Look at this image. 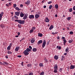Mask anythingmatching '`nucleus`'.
<instances>
[{
    "label": "nucleus",
    "instance_id": "nucleus-52",
    "mask_svg": "<svg viewBox=\"0 0 75 75\" xmlns=\"http://www.w3.org/2000/svg\"><path fill=\"white\" fill-rule=\"evenodd\" d=\"M73 9L74 10H75V6H74L73 8Z\"/></svg>",
    "mask_w": 75,
    "mask_h": 75
},
{
    "label": "nucleus",
    "instance_id": "nucleus-56",
    "mask_svg": "<svg viewBox=\"0 0 75 75\" xmlns=\"http://www.w3.org/2000/svg\"><path fill=\"white\" fill-rule=\"evenodd\" d=\"M65 38L64 37H62V39L63 40H64V39H65Z\"/></svg>",
    "mask_w": 75,
    "mask_h": 75
},
{
    "label": "nucleus",
    "instance_id": "nucleus-7",
    "mask_svg": "<svg viewBox=\"0 0 75 75\" xmlns=\"http://www.w3.org/2000/svg\"><path fill=\"white\" fill-rule=\"evenodd\" d=\"M4 13L3 12H1L0 14V20H1V18H2V16H3V15Z\"/></svg>",
    "mask_w": 75,
    "mask_h": 75
},
{
    "label": "nucleus",
    "instance_id": "nucleus-64",
    "mask_svg": "<svg viewBox=\"0 0 75 75\" xmlns=\"http://www.w3.org/2000/svg\"><path fill=\"white\" fill-rule=\"evenodd\" d=\"M0 64H1V65H3V63L0 62Z\"/></svg>",
    "mask_w": 75,
    "mask_h": 75
},
{
    "label": "nucleus",
    "instance_id": "nucleus-19",
    "mask_svg": "<svg viewBox=\"0 0 75 75\" xmlns=\"http://www.w3.org/2000/svg\"><path fill=\"white\" fill-rule=\"evenodd\" d=\"M53 28H54V26L53 25H51L49 28V30H52Z\"/></svg>",
    "mask_w": 75,
    "mask_h": 75
},
{
    "label": "nucleus",
    "instance_id": "nucleus-39",
    "mask_svg": "<svg viewBox=\"0 0 75 75\" xmlns=\"http://www.w3.org/2000/svg\"><path fill=\"white\" fill-rule=\"evenodd\" d=\"M51 3H52V1H50L48 2V4H51Z\"/></svg>",
    "mask_w": 75,
    "mask_h": 75
},
{
    "label": "nucleus",
    "instance_id": "nucleus-53",
    "mask_svg": "<svg viewBox=\"0 0 75 75\" xmlns=\"http://www.w3.org/2000/svg\"><path fill=\"white\" fill-rule=\"evenodd\" d=\"M49 44H50V42H47V45H49Z\"/></svg>",
    "mask_w": 75,
    "mask_h": 75
},
{
    "label": "nucleus",
    "instance_id": "nucleus-21",
    "mask_svg": "<svg viewBox=\"0 0 75 75\" xmlns=\"http://www.w3.org/2000/svg\"><path fill=\"white\" fill-rule=\"evenodd\" d=\"M54 7L56 8V9H57V8H58V5L57 4H56L55 5Z\"/></svg>",
    "mask_w": 75,
    "mask_h": 75
},
{
    "label": "nucleus",
    "instance_id": "nucleus-55",
    "mask_svg": "<svg viewBox=\"0 0 75 75\" xmlns=\"http://www.w3.org/2000/svg\"><path fill=\"white\" fill-rule=\"evenodd\" d=\"M9 6H11V3H9Z\"/></svg>",
    "mask_w": 75,
    "mask_h": 75
},
{
    "label": "nucleus",
    "instance_id": "nucleus-38",
    "mask_svg": "<svg viewBox=\"0 0 75 75\" xmlns=\"http://www.w3.org/2000/svg\"><path fill=\"white\" fill-rule=\"evenodd\" d=\"M33 75V72L30 73L29 74V75Z\"/></svg>",
    "mask_w": 75,
    "mask_h": 75
},
{
    "label": "nucleus",
    "instance_id": "nucleus-62",
    "mask_svg": "<svg viewBox=\"0 0 75 75\" xmlns=\"http://www.w3.org/2000/svg\"><path fill=\"white\" fill-rule=\"evenodd\" d=\"M9 46H11V47L12 46V44H11V43L10 44V45H9Z\"/></svg>",
    "mask_w": 75,
    "mask_h": 75
},
{
    "label": "nucleus",
    "instance_id": "nucleus-24",
    "mask_svg": "<svg viewBox=\"0 0 75 75\" xmlns=\"http://www.w3.org/2000/svg\"><path fill=\"white\" fill-rule=\"evenodd\" d=\"M10 49H11V46H9L7 48V50H10Z\"/></svg>",
    "mask_w": 75,
    "mask_h": 75
},
{
    "label": "nucleus",
    "instance_id": "nucleus-46",
    "mask_svg": "<svg viewBox=\"0 0 75 75\" xmlns=\"http://www.w3.org/2000/svg\"><path fill=\"white\" fill-rule=\"evenodd\" d=\"M70 34H73V32L72 31H71L70 32Z\"/></svg>",
    "mask_w": 75,
    "mask_h": 75
},
{
    "label": "nucleus",
    "instance_id": "nucleus-35",
    "mask_svg": "<svg viewBox=\"0 0 75 75\" xmlns=\"http://www.w3.org/2000/svg\"><path fill=\"white\" fill-rule=\"evenodd\" d=\"M33 31L34 30H33L32 29L31 30H30V33H33Z\"/></svg>",
    "mask_w": 75,
    "mask_h": 75
},
{
    "label": "nucleus",
    "instance_id": "nucleus-9",
    "mask_svg": "<svg viewBox=\"0 0 75 75\" xmlns=\"http://www.w3.org/2000/svg\"><path fill=\"white\" fill-rule=\"evenodd\" d=\"M35 18H38L39 17H40V15L38 14H36L35 15Z\"/></svg>",
    "mask_w": 75,
    "mask_h": 75
},
{
    "label": "nucleus",
    "instance_id": "nucleus-41",
    "mask_svg": "<svg viewBox=\"0 0 75 75\" xmlns=\"http://www.w3.org/2000/svg\"><path fill=\"white\" fill-rule=\"evenodd\" d=\"M17 6V5L16 4H14L13 5V7L15 8V7H16Z\"/></svg>",
    "mask_w": 75,
    "mask_h": 75
},
{
    "label": "nucleus",
    "instance_id": "nucleus-23",
    "mask_svg": "<svg viewBox=\"0 0 75 75\" xmlns=\"http://www.w3.org/2000/svg\"><path fill=\"white\" fill-rule=\"evenodd\" d=\"M7 54H12V52H11L10 51L8 50V51H7Z\"/></svg>",
    "mask_w": 75,
    "mask_h": 75
},
{
    "label": "nucleus",
    "instance_id": "nucleus-28",
    "mask_svg": "<svg viewBox=\"0 0 75 75\" xmlns=\"http://www.w3.org/2000/svg\"><path fill=\"white\" fill-rule=\"evenodd\" d=\"M69 50V48H68V47H67L65 50L66 52H67Z\"/></svg>",
    "mask_w": 75,
    "mask_h": 75
},
{
    "label": "nucleus",
    "instance_id": "nucleus-5",
    "mask_svg": "<svg viewBox=\"0 0 75 75\" xmlns=\"http://www.w3.org/2000/svg\"><path fill=\"white\" fill-rule=\"evenodd\" d=\"M29 18L30 19H32V18H34V16L33 15H30L29 16Z\"/></svg>",
    "mask_w": 75,
    "mask_h": 75
},
{
    "label": "nucleus",
    "instance_id": "nucleus-26",
    "mask_svg": "<svg viewBox=\"0 0 75 75\" xmlns=\"http://www.w3.org/2000/svg\"><path fill=\"white\" fill-rule=\"evenodd\" d=\"M63 41L64 45H65V44H66V42H67V41H66V40L64 39L63 40Z\"/></svg>",
    "mask_w": 75,
    "mask_h": 75
},
{
    "label": "nucleus",
    "instance_id": "nucleus-15",
    "mask_svg": "<svg viewBox=\"0 0 75 75\" xmlns=\"http://www.w3.org/2000/svg\"><path fill=\"white\" fill-rule=\"evenodd\" d=\"M42 42V40H40L38 41V45H39L40 44H41Z\"/></svg>",
    "mask_w": 75,
    "mask_h": 75
},
{
    "label": "nucleus",
    "instance_id": "nucleus-37",
    "mask_svg": "<svg viewBox=\"0 0 75 75\" xmlns=\"http://www.w3.org/2000/svg\"><path fill=\"white\" fill-rule=\"evenodd\" d=\"M69 11L70 12H72V8H70L69 10Z\"/></svg>",
    "mask_w": 75,
    "mask_h": 75
},
{
    "label": "nucleus",
    "instance_id": "nucleus-30",
    "mask_svg": "<svg viewBox=\"0 0 75 75\" xmlns=\"http://www.w3.org/2000/svg\"><path fill=\"white\" fill-rule=\"evenodd\" d=\"M71 17H69L67 18V20L69 21L71 20Z\"/></svg>",
    "mask_w": 75,
    "mask_h": 75
},
{
    "label": "nucleus",
    "instance_id": "nucleus-54",
    "mask_svg": "<svg viewBox=\"0 0 75 75\" xmlns=\"http://www.w3.org/2000/svg\"><path fill=\"white\" fill-rule=\"evenodd\" d=\"M45 62H47L48 61V60H47V59H45Z\"/></svg>",
    "mask_w": 75,
    "mask_h": 75
},
{
    "label": "nucleus",
    "instance_id": "nucleus-6",
    "mask_svg": "<svg viewBox=\"0 0 75 75\" xmlns=\"http://www.w3.org/2000/svg\"><path fill=\"white\" fill-rule=\"evenodd\" d=\"M19 49H20V47L17 46L16 47V48L15 50V51H16V52H18V51L19 50Z\"/></svg>",
    "mask_w": 75,
    "mask_h": 75
},
{
    "label": "nucleus",
    "instance_id": "nucleus-11",
    "mask_svg": "<svg viewBox=\"0 0 75 75\" xmlns=\"http://www.w3.org/2000/svg\"><path fill=\"white\" fill-rule=\"evenodd\" d=\"M54 69H58V65L55 64L54 67Z\"/></svg>",
    "mask_w": 75,
    "mask_h": 75
},
{
    "label": "nucleus",
    "instance_id": "nucleus-51",
    "mask_svg": "<svg viewBox=\"0 0 75 75\" xmlns=\"http://www.w3.org/2000/svg\"><path fill=\"white\" fill-rule=\"evenodd\" d=\"M62 69H61V68H60L59 70V71L60 72H61V71H62Z\"/></svg>",
    "mask_w": 75,
    "mask_h": 75
},
{
    "label": "nucleus",
    "instance_id": "nucleus-1",
    "mask_svg": "<svg viewBox=\"0 0 75 75\" xmlns=\"http://www.w3.org/2000/svg\"><path fill=\"white\" fill-rule=\"evenodd\" d=\"M16 21H17L18 23H20L21 24H24L25 23V21L24 20H15Z\"/></svg>",
    "mask_w": 75,
    "mask_h": 75
},
{
    "label": "nucleus",
    "instance_id": "nucleus-48",
    "mask_svg": "<svg viewBox=\"0 0 75 75\" xmlns=\"http://www.w3.org/2000/svg\"><path fill=\"white\" fill-rule=\"evenodd\" d=\"M18 27H19V28H21V25H18Z\"/></svg>",
    "mask_w": 75,
    "mask_h": 75
},
{
    "label": "nucleus",
    "instance_id": "nucleus-36",
    "mask_svg": "<svg viewBox=\"0 0 75 75\" xmlns=\"http://www.w3.org/2000/svg\"><path fill=\"white\" fill-rule=\"evenodd\" d=\"M31 64H28L27 65V67H31Z\"/></svg>",
    "mask_w": 75,
    "mask_h": 75
},
{
    "label": "nucleus",
    "instance_id": "nucleus-10",
    "mask_svg": "<svg viewBox=\"0 0 75 75\" xmlns=\"http://www.w3.org/2000/svg\"><path fill=\"white\" fill-rule=\"evenodd\" d=\"M35 38H32L31 40V43H34V42H35Z\"/></svg>",
    "mask_w": 75,
    "mask_h": 75
},
{
    "label": "nucleus",
    "instance_id": "nucleus-17",
    "mask_svg": "<svg viewBox=\"0 0 75 75\" xmlns=\"http://www.w3.org/2000/svg\"><path fill=\"white\" fill-rule=\"evenodd\" d=\"M30 1L29 0L28 1L26 2L25 3L26 4H27L28 5L30 4Z\"/></svg>",
    "mask_w": 75,
    "mask_h": 75
},
{
    "label": "nucleus",
    "instance_id": "nucleus-63",
    "mask_svg": "<svg viewBox=\"0 0 75 75\" xmlns=\"http://www.w3.org/2000/svg\"><path fill=\"white\" fill-rule=\"evenodd\" d=\"M57 39H59V36L57 37Z\"/></svg>",
    "mask_w": 75,
    "mask_h": 75
},
{
    "label": "nucleus",
    "instance_id": "nucleus-18",
    "mask_svg": "<svg viewBox=\"0 0 75 75\" xmlns=\"http://www.w3.org/2000/svg\"><path fill=\"white\" fill-rule=\"evenodd\" d=\"M58 57L57 55H55L54 57V59H56V60H57L58 59Z\"/></svg>",
    "mask_w": 75,
    "mask_h": 75
},
{
    "label": "nucleus",
    "instance_id": "nucleus-31",
    "mask_svg": "<svg viewBox=\"0 0 75 75\" xmlns=\"http://www.w3.org/2000/svg\"><path fill=\"white\" fill-rule=\"evenodd\" d=\"M72 41H73V40L71 39L69 40V43H71V42H72Z\"/></svg>",
    "mask_w": 75,
    "mask_h": 75
},
{
    "label": "nucleus",
    "instance_id": "nucleus-12",
    "mask_svg": "<svg viewBox=\"0 0 75 75\" xmlns=\"http://www.w3.org/2000/svg\"><path fill=\"white\" fill-rule=\"evenodd\" d=\"M25 50L27 51V52H31V49H30L29 48H27Z\"/></svg>",
    "mask_w": 75,
    "mask_h": 75
},
{
    "label": "nucleus",
    "instance_id": "nucleus-13",
    "mask_svg": "<svg viewBox=\"0 0 75 75\" xmlns=\"http://www.w3.org/2000/svg\"><path fill=\"white\" fill-rule=\"evenodd\" d=\"M15 14L17 16H19V15H20V13L18 12H15Z\"/></svg>",
    "mask_w": 75,
    "mask_h": 75
},
{
    "label": "nucleus",
    "instance_id": "nucleus-57",
    "mask_svg": "<svg viewBox=\"0 0 75 75\" xmlns=\"http://www.w3.org/2000/svg\"><path fill=\"white\" fill-rule=\"evenodd\" d=\"M21 65H22V66H23V62H22Z\"/></svg>",
    "mask_w": 75,
    "mask_h": 75
},
{
    "label": "nucleus",
    "instance_id": "nucleus-49",
    "mask_svg": "<svg viewBox=\"0 0 75 75\" xmlns=\"http://www.w3.org/2000/svg\"><path fill=\"white\" fill-rule=\"evenodd\" d=\"M5 58H7V59H8V56L6 55L5 56Z\"/></svg>",
    "mask_w": 75,
    "mask_h": 75
},
{
    "label": "nucleus",
    "instance_id": "nucleus-14",
    "mask_svg": "<svg viewBox=\"0 0 75 75\" xmlns=\"http://www.w3.org/2000/svg\"><path fill=\"white\" fill-rule=\"evenodd\" d=\"M28 18V17L27 16L25 15L24 17H23V20H26V19H27Z\"/></svg>",
    "mask_w": 75,
    "mask_h": 75
},
{
    "label": "nucleus",
    "instance_id": "nucleus-20",
    "mask_svg": "<svg viewBox=\"0 0 75 75\" xmlns=\"http://www.w3.org/2000/svg\"><path fill=\"white\" fill-rule=\"evenodd\" d=\"M39 66L40 67H44V65L42 64V63H40L39 64Z\"/></svg>",
    "mask_w": 75,
    "mask_h": 75
},
{
    "label": "nucleus",
    "instance_id": "nucleus-8",
    "mask_svg": "<svg viewBox=\"0 0 75 75\" xmlns=\"http://www.w3.org/2000/svg\"><path fill=\"white\" fill-rule=\"evenodd\" d=\"M75 68V65H71L70 69H74Z\"/></svg>",
    "mask_w": 75,
    "mask_h": 75
},
{
    "label": "nucleus",
    "instance_id": "nucleus-42",
    "mask_svg": "<svg viewBox=\"0 0 75 75\" xmlns=\"http://www.w3.org/2000/svg\"><path fill=\"white\" fill-rule=\"evenodd\" d=\"M1 28H3V27H4V26L3 25H1Z\"/></svg>",
    "mask_w": 75,
    "mask_h": 75
},
{
    "label": "nucleus",
    "instance_id": "nucleus-3",
    "mask_svg": "<svg viewBox=\"0 0 75 75\" xmlns=\"http://www.w3.org/2000/svg\"><path fill=\"white\" fill-rule=\"evenodd\" d=\"M23 53L25 55H28L29 54V52L26 50H24V52H23Z\"/></svg>",
    "mask_w": 75,
    "mask_h": 75
},
{
    "label": "nucleus",
    "instance_id": "nucleus-60",
    "mask_svg": "<svg viewBox=\"0 0 75 75\" xmlns=\"http://www.w3.org/2000/svg\"><path fill=\"white\" fill-rule=\"evenodd\" d=\"M47 7V6H43V8H45Z\"/></svg>",
    "mask_w": 75,
    "mask_h": 75
},
{
    "label": "nucleus",
    "instance_id": "nucleus-45",
    "mask_svg": "<svg viewBox=\"0 0 75 75\" xmlns=\"http://www.w3.org/2000/svg\"><path fill=\"white\" fill-rule=\"evenodd\" d=\"M4 63L5 64H6V65H8V63L6 62H4Z\"/></svg>",
    "mask_w": 75,
    "mask_h": 75
},
{
    "label": "nucleus",
    "instance_id": "nucleus-40",
    "mask_svg": "<svg viewBox=\"0 0 75 75\" xmlns=\"http://www.w3.org/2000/svg\"><path fill=\"white\" fill-rule=\"evenodd\" d=\"M32 29L34 31L35 29V27H33L32 28Z\"/></svg>",
    "mask_w": 75,
    "mask_h": 75
},
{
    "label": "nucleus",
    "instance_id": "nucleus-29",
    "mask_svg": "<svg viewBox=\"0 0 75 75\" xmlns=\"http://www.w3.org/2000/svg\"><path fill=\"white\" fill-rule=\"evenodd\" d=\"M15 9L16 10H17L18 11H20V8H18V7H16L15 8Z\"/></svg>",
    "mask_w": 75,
    "mask_h": 75
},
{
    "label": "nucleus",
    "instance_id": "nucleus-32",
    "mask_svg": "<svg viewBox=\"0 0 75 75\" xmlns=\"http://www.w3.org/2000/svg\"><path fill=\"white\" fill-rule=\"evenodd\" d=\"M44 72L42 71L40 74V75H44Z\"/></svg>",
    "mask_w": 75,
    "mask_h": 75
},
{
    "label": "nucleus",
    "instance_id": "nucleus-16",
    "mask_svg": "<svg viewBox=\"0 0 75 75\" xmlns=\"http://www.w3.org/2000/svg\"><path fill=\"white\" fill-rule=\"evenodd\" d=\"M24 14H23L22 13H21L20 14V16L21 17H24Z\"/></svg>",
    "mask_w": 75,
    "mask_h": 75
},
{
    "label": "nucleus",
    "instance_id": "nucleus-2",
    "mask_svg": "<svg viewBox=\"0 0 75 75\" xmlns=\"http://www.w3.org/2000/svg\"><path fill=\"white\" fill-rule=\"evenodd\" d=\"M45 45H46V40H44L43 42V43L42 44V47H43V48L45 47Z\"/></svg>",
    "mask_w": 75,
    "mask_h": 75
},
{
    "label": "nucleus",
    "instance_id": "nucleus-33",
    "mask_svg": "<svg viewBox=\"0 0 75 75\" xmlns=\"http://www.w3.org/2000/svg\"><path fill=\"white\" fill-rule=\"evenodd\" d=\"M52 7V6L50 5L49 6V9H51V8Z\"/></svg>",
    "mask_w": 75,
    "mask_h": 75
},
{
    "label": "nucleus",
    "instance_id": "nucleus-50",
    "mask_svg": "<svg viewBox=\"0 0 75 75\" xmlns=\"http://www.w3.org/2000/svg\"><path fill=\"white\" fill-rule=\"evenodd\" d=\"M18 57L19 58H21V55H18Z\"/></svg>",
    "mask_w": 75,
    "mask_h": 75
},
{
    "label": "nucleus",
    "instance_id": "nucleus-25",
    "mask_svg": "<svg viewBox=\"0 0 75 75\" xmlns=\"http://www.w3.org/2000/svg\"><path fill=\"white\" fill-rule=\"evenodd\" d=\"M37 49L35 48H34L33 49V52H36V51H37Z\"/></svg>",
    "mask_w": 75,
    "mask_h": 75
},
{
    "label": "nucleus",
    "instance_id": "nucleus-22",
    "mask_svg": "<svg viewBox=\"0 0 75 75\" xmlns=\"http://www.w3.org/2000/svg\"><path fill=\"white\" fill-rule=\"evenodd\" d=\"M57 48L58 50H61V47L60 46H57Z\"/></svg>",
    "mask_w": 75,
    "mask_h": 75
},
{
    "label": "nucleus",
    "instance_id": "nucleus-27",
    "mask_svg": "<svg viewBox=\"0 0 75 75\" xmlns=\"http://www.w3.org/2000/svg\"><path fill=\"white\" fill-rule=\"evenodd\" d=\"M38 36L39 37H41L42 36V34L41 33H39L38 34Z\"/></svg>",
    "mask_w": 75,
    "mask_h": 75
},
{
    "label": "nucleus",
    "instance_id": "nucleus-59",
    "mask_svg": "<svg viewBox=\"0 0 75 75\" xmlns=\"http://www.w3.org/2000/svg\"><path fill=\"white\" fill-rule=\"evenodd\" d=\"M52 34H53V35H55V33L54 32H53L52 33Z\"/></svg>",
    "mask_w": 75,
    "mask_h": 75
},
{
    "label": "nucleus",
    "instance_id": "nucleus-43",
    "mask_svg": "<svg viewBox=\"0 0 75 75\" xmlns=\"http://www.w3.org/2000/svg\"><path fill=\"white\" fill-rule=\"evenodd\" d=\"M14 17L16 18V19H18V17L17 16H14Z\"/></svg>",
    "mask_w": 75,
    "mask_h": 75
},
{
    "label": "nucleus",
    "instance_id": "nucleus-58",
    "mask_svg": "<svg viewBox=\"0 0 75 75\" xmlns=\"http://www.w3.org/2000/svg\"><path fill=\"white\" fill-rule=\"evenodd\" d=\"M20 35V32H18V35Z\"/></svg>",
    "mask_w": 75,
    "mask_h": 75
},
{
    "label": "nucleus",
    "instance_id": "nucleus-47",
    "mask_svg": "<svg viewBox=\"0 0 75 75\" xmlns=\"http://www.w3.org/2000/svg\"><path fill=\"white\" fill-rule=\"evenodd\" d=\"M23 5L22 4H21L20 7L23 8Z\"/></svg>",
    "mask_w": 75,
    "mask_h": 75
},
{
    "label": "nucleus",
    "instance_id": "nucleus-4",
    "mask_svg": "<svg viewBox=\"0 0 75 75\" xmlns=\"http://www.w3.org/2000/svg\"><path fill=\"white\" fill-rule=\"evenodd\" d=\"M45 21L46 23H48L50 21V20L48 17H46L45 20Z\"/></svg>",
    "mask_w": 75,
    "mask_h": 75
},
{
    "label": "nucleus",
    "instance_id": "nucleus-34",
    "mask_svg": "<svg viewBox=\"0 0 75 75\" xmlns=\"http://www.w3.org/2000/svg\"><path fill=\"white\" fill-rule=\"evenodd\" d=\"M58 69H54V73H57V70Z\"/></svg>",
    "mask_w": 75,
    "mask_h": 75
},
{
    "label": "nucleus",
    "instance_id": "nucleus-44",
    "mask_svg": "<svg viewBox=\"0 0 75 75\" xmlns=\"http://www.w3.org/2000/svg\"><path fill=\"white\" fill-rule=\"evenodd\" d=\"M29 48H30V49L31 50H32V47H31V46H30L29 47Z\"/></svg>",
    "mask_w": 75,
    "mask_h": 75
},
{
    "label": "nucleus",
    "instance_id": "nucleus-61",
    "mask_svg": "<svg viewBox=\"0 0 75 75\" xmlns=\"http://www.w3.org/2000/svg\"><path fill=\"white\" fill-rule=\"evenodd\" d=\"M67 54V53H64V55H66Z\"/></svg>",
    "mask_w": 75,
    "mask_h": 75
}]
</instances>
